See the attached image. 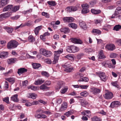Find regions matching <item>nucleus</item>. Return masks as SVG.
<instances>
[{"instance_id":"f257e3e1","label":"nucleus","mask_w":121,"mask_h":121,"mask_svg":"<svg viewBox=\"0 0 121 121\" xmlns=\"http://www.w3.org/2000/svg\"><path fill=\"white\" fill-rule=\"evenodd\" d=\"M18 45V43L16 41H11L8 43L7 47L9 49H13L17 47Z\"/></svg>"},{"instance_id":"f03ea898","label":"nucleus","mask_w":121,"mask_h":121,"mask_svg":"<svg viewBox=\"0 0 121 121\" xmlns=\"http://www.w3.org/2000/svg\"><path fill=\"white\" fill-rule=\"evenodd\" d=\"M66 50L67 52L69 53L75 52L78 51L79 48L77 47L71 46L67 47Z\"/></svg>"},{"instance_id":"7ed1b4c3","label":"nucleus","mask_w":121,"mask_h":121,"mask_svg":"<svg viewBox=\"0 0 121 121\" xmlns=\"http://www.w3.org/2000/svg\"><path fill=\"white\" fill-rule=\"evenodd\" d=\"M40 51L41 54L47 57L50 56L51 55L52 52H51L48 51L43 49H40Z\"/></svg>"},{"instance_id":"20e7f679","label":"nucleus","mask_w":121,"mask_h":121,"mask_svg":"<svg viewBox=\"0 0 121 121\" xmlns=\"http://www.w3.org/2000/svg\"><path fill=\"white\" fill-rule=\"evenodd\" d=\"M121 13V7H117L115 11V13L111 17V18H114L115 17L117 16L119 14Z\"/></svg>"},{"instance_id":"39448f33","label":"nucleus","mask_w":121,"mask_h":121,"mask_svg":"<svg viewBox=\"0 0 121 121\" xmlns=\"http://www.w3.org/2000/svg\"><path fill=\"white\" fill-rule=\"evenodd\" d=\"M65 83L62 81H58L57 85L55 86V88L57 90H59L62 86L65 85Z\"/></svg>"},{"instance_id":"423d86ee","label":"nucleus","mask_w":121,"mask_h":121,"mask_svg":"<svg viewBox=\"0 0 121 121\" xmlns=\"http://www.w3.org/2000/svg\"><path fill=\"white\" fill-rule=\"evenodd\" d=\"M99 76L101 80L105 82L107 79V77L105 75L104 73L101 72L99 74Z\"/></svg>"},{"instance_id":"0eeeda50","label":"nucleus","mask_w":121,"mask_h":121,"mask_svg":"<svg viewBox=\"0 0 121 121\" xmlns=\"http://www.w3.org/2000/svg\"><path fill=\"white\" fill-rule=\"evenodd\" d=\"M121 104L120 102L118 101H114L111 104L110 107L112 108L120 106Z\"/></svg>"},{"instance_id":"6e6552de","label":"nucleus","mask_w":121,"mask_h":121,"mask_svg":"<svg viewBox=\"0 0 121 121\" xmlns=\"http://www.w3.org/2000/svg\"><path fill=\"white\" fill-rule=\"evenodd\" d=\"M106 48L109 50L112 51L115 49L116 47L114 44H111L107 45Z\"/></svg>"},{"instance_id":"1a4fd4ad","label":"nucleus","mask_w":121,"mask_h":121,"mask_svg":"<svg viewBox=\"0 0 121 121\" xmlns=\"http://www.w3.org/2000/svg\"><path fill=\"white\" fill-rule=\"evenodd\" d=\"M74 18L72 17H65L63 18V20L65 22H73Z\"/></svg>"},{"instance_id":"9d476101","label":"nucleus","mask_w":121,"mask_h":121,"mask_svg":"<svg viewBox=\"0 0 121 121\" xmlns=\"http://www.w3.org/2000/svg\"><path fill=\"white\" fill-rule=\"evenodd\" d=\"M105 98L107 99H112L113 97V94L111 92H108L106 93L104 96Z\"/></svg>"},{"instance_id":"9b49d317","label":"nucleus","mask_w":121,"mask_h":121,"mask_svg":"<svg viewBox=\"0 0 121 121\" xmlns=\"http://www.w3.org/2000/svg\"><path fill=\"white\" fill-rule=\"evenodd\" d=\"M27 71V69H25L24 68H22L18 69V71L17 73L19 75H21V74H22L23 73L26 72Z\"/></svg>"},{"instance_id":"f8f14e48","label":"nucleus","mask_w":121,"mask_h":121,"mask_svg":"<svg viewBox=\"0 0 121 121\" xmlns=\"http://www.w3.org/2000/svg\"><path fill=\"white\" fill-rule=\"evenodd\" d=\"M8 55V52H7L2 51L0 52V58L3 59L6 57Z\"/></svg>"},{"instance_id":"ddd939ff","label":"nucleus","mask_w":121,"mask_h":121,"mask_svg":"<svg viewBox=\"0 0 121 121\" xmlns=\"http://www.w3.org/2000/svg\"><path fill=\"white\" fill-rule=\"evenodd\" d=\"M60 31L61 33L64 34L68 33L70 32V30L69 28L67 27L61 28L60 29Z\"/></svg>"},{"instance_id":"4468645a","label":"nucleus","mask_w":121,"mask_h":121,"mask_svg":"<svg viewBox=\"0 0 121 121\" xmlns=\"http://www.w3.org/2000/svg\"><path fill=\"white\" fill-rule=\"evenodd\" d=\"M98 58L99 59H103L106 58L105 56L104 55L103 51L101 50L99 52L98 55Z\"/></svg>"},{"instance_id":"2eb2a0df","label":"nucleus","mask_w":121,"mask_h":121,"mask_svg":"<svg viewBox=\"0 0 121 121\" xmlns=\"http://www.w3.org/2000/svg\"><path fill=\"white\" fill-rule=\"evenodd\" d=\"M59 55L58 54L55 53L54 54V59L53 61V64H55L58 62V61L59 59Z\"/></svg>"},{"instance_id":"dca6fc26","label":"nucleus","mask_w":121,"mask_h":121,"mask_svg":"<svg viewBox=\"0 0 121 121\" xmlns=\"http://www.w3.org/2000/svg\"><path fill=\"white\" fill-rule=\"evenodd\" d=\"M91 91L94 94L99 93L100 91V89L95 88H92L91 89Z\"/></svg>"},{"instance_id":"f3484780","label":"nucleus","mask_w":121,"mask_h":121,"mask_svg":"<svg viewBox=\"0 0 121 121\" xmlns=\"http://www.w3.org/2000/svg\"><path fill=\"white\" fill-rule=\"evenodd\" d=\"M67 107V103L65 102H64L61 104L60 110L61 111L65 110L66 109Z\"/></svg>"},{"instance_id":"a211bd4d","label":"nucleus","mask_w":121,"mask_h":121,"mask_svg":"<svg viewBox=\"0 0 121 121\" xmlns=\"http://www.w3.org/2000/svg\"><path fill=\"white\" fill-rule=\"evenodd\" d=\"M44 82V80H42L41 79H39L35 81L34 84L36 85H38L41 84Z\"/></svg>"},{"instance_id":"6ab92c4d","label":"nucleus","mask_w":121,"mask_h":121,"mask_svg":"<svg viewBox=\"0 0 121 121\" xmlns=\"http://www.w3.org/2000/svg\"><path fill=\"white\" fill-rule=\"evenodd\" d=\"M28 89H31L32 90L36 91L39 90V87L38 86H30L27 87Z\"/></svg>"},{"instance_id":"aec40b11","label":"nucleus","mask_w":121,"mask_h":121,"mask_svg":"<svg viewBox=\"0 0 121 121\" xmlns=\"http://www.w3.org/2000/svg\"><path fill=\"white\" fill-rule=\"evenodd\" d=\"M74 113V111L72 110H69L64 113V115L66 116L67 117H69L70 115L73 114Z\"/></svg>"},{"instance_id":"412c9836","label":"nucleus","mask_w":121,"mask_h":121,"mask_svg":"<svg viewBox=\"0 0 121 121\" xmlns=\"http://www.w3.org/2000/svg\"><path fill=\"white\" fill-rule=\"evenodd\" d=\"M71 40L73 43H75L81 44L82 43V42L81 40L76 39H72Z\"/></svg>"},{"instance_id":"4be33fe9","label":"nucleus","mask_w":121,"mask_h":121,"mask_svg":"<svg viewBox=\"0 0 121 121\" xmlns=\"http://www.w3.org/2000/svg\"><path fill=\"white\" fill-rule=\"evenodd\" d=\"M13 6L12 5H8L7 6L5 7L3 9V11H6L10 10L12 8Z\"/></svg>"},{"instance_id":"5701e85b","label":"nucleus","mask_w":121,"mask_h":121,"mask_svg":"<svg viewBox=\"0 0 121 121\" xmlns=\"http://www.w3.org/2000/svg\"><path fill=\"white\" fill-rule=\"evenodd\" d=\"M91 12L92 13L94 14H99L101 12L100 10L99 9L96 10L95 9H92L91 10Z\"/></svg>"},{"instance_id":"b1692460","label":"nucleus","mask_w":121,"mask_h":121,"mask_svg":"<svg viewBox=\"0 0 121 121\" xmlns=\"http://www.w3.org/2000/svg\"><path fill=\"white\" fill-rule=\"evenodd\" d=\"M33 68L35 69H37L41 67V65L40 64L36 63H33L32 64Z\"/></svg>"},{"instance_id":"393cba45","label":"nucleus","mask_w":121,"mask_h":121,"mask_svg":"<svg viewBox=\"0 0 121 121\" xmlns=\"http://www.w3.org/2000/svg\"><path fill=\"white\" fill-rule=\"evenodd\" d=\"M11 99L14 102H18V100L17 98V94L14 95L11 97Z\"/></svg>"},{"instance_id":"a878e982","label":"nucleus","mask_w":121,"mask_h":121,"mask_svg":"<svg viewBox=\"0 0 121 121\" xmlns=\"http://www.w3.org/2000/svg\"><path fill=\"white\" fill-rule=\"evenodd\" d=\"M5 79L9 82H11L12 84L14 83L15 80V78L11 77L6 78Z\"/></svg>"},{"instance_id":"bb28decb","label":"nucleus","mask_w":121,"mask_h":121,"mask_svg":"<svg viewBox=\"0 0 121 121\" xmlns=\"http://www.w3.org/2000/svg\"><path fill=\"white\" fill-rule=\"evenodd\" d=\"M28 40L29 42L32 43L35 41V39L33 36L31 35L28 37Z\"/></svg>"},{"instance_id":"cd10ccee","label":"nucleus","mask_w":121,"mask_h":121,"mask_svg":"<svg viewBox=\"0 0 121 121\" xmlns=\"http://www.w3.org/2000/svg\"><path fill=\"white\" fill-rule=\"evenodd\" d=\"M4 29L6 30V31L9 33H12L13 30V28L7 26L4 27Z\"/></svg>"},{"instance_id":"c85d7f7f","label":"nucleus","mask_w":121,"mask_h":121,"mask_svg":"<svg viewBox=\"0 0 121 121\" xmlns=\"http://www.w3.org/2000/svg\"><path fill=\"white\" fill-rule=\"evenodd\" d=\"M17 60L16 58H12L8 60V61L9 64L15 63Z\"/></svg>"},{"instance_id":"c756f323","label":"nucleus","mask_w":121,"mask_h":121,"mask_svg":"<svg viewBox=\"0 0 121 121\" xmlns=\"http://www.w3.org/2000/svg\"><path fill=\"white\" fill-rule=\"evenodd\" d=\"M62 66L63 68L67 69L71 67L70 63L69 62H67L64 64L62 65Z\"/></svg>"},{"instance_id":"7c9ffc66","label":"nucleus","mask_w":121,"mask_h":121,"mask_svg":"<svg viewBox=\"0 0 121 121\" xmlns=\"http://www.w3.org/2000/svg\"><path fill=\"white\" fill-rule=\"evenodd\" d=\"M68 26L69 27L75 29L77 28V24L74 23H70L68 24Z\"/></svg>"},{"instance_id":"2f4dec72","label":"nucleus","mask_w":121,"mask_h":121,"mask_svg":"<svg viewBox=\"0 0 121 121\" xmlns=\"http://www.w3.org/2000/svg\"><path fill=\"white\" fill-rule=\"evenodd\" d=\"M42 26H40L36 27L35 28V32L36 35H37L39 31L42 29Z\"/></svg>"},{"instance_id":"473e14b6","label":"nucleus","mask_w":121,"mask_h":121,"mask_svg":"<svg viewBox=\"0 0 121 121\" xmlns=\"http://www.w3.org/2000/svg\"><path fill=\"white\" fill-rule=\"evenodd\" d=\"M68 87L67 86H65L60 91L61 93L62 94L65 93L67 92L68 90Z\"/></svg>"},{"instance_id":"72a5a7b5","label":"nucleus","mask_w":121,"mask_h":121,"mask_svg":"<svg viewBox=\"0 0 121 121\" xmlns=\"http://www.w3.org/2000/svg\"><path fill=\"white\" fill-rule=\"evenodd\" d=\"M79 25L80 27L83 29L86 28V23L84 22H80Z\"/></svg>"},{"instance_id":"f704fd0d","label":"nucleus","mask_w":121,"mask_h":121,"mask_svg":"<svg viewBox=\"0 0 121 121\" xmlns=\"http://www.w3.org/2000/svg\"><path fill=\"white\" fill-rule=\"evenodd\" d=\"M80 100L81 101L80 102L81 105L83 106L87 104L88 103L84 99H80Z\"/></svg>"},{"instance_id":"c9c22d12","label":"nucleus","mask_w":121,"mask_h":121,"mask_svg":"<svg viewBox=\"0 0 121 121\" xmlns=\"http://www.w3.org/2000/svg\"><path fill=\"white\" fill-rule=\"evenodd\" d=\"M121 29V26L120 25H116L114 27L113 30L116 31H118Z\"/></svg>"},{"instance_id":"e433bc0d","label":"nucleus","mask_w":121,"mask_h":121,"mask_svg":"<svg viewBox=\"0 0 121 121\" xmlns=\"http://www.w3.org/2000/svg\"><path fill=\"white\" fill-rule=\"evenodd\" d=\"M39 88L40 90H44L45 89H48L49 88L48 87L46 86L44 84H43L41 85Z\"/></svg>"},{"instance_id":"4c0bfd02","label":"nucleus","mask_w":121,"mask_h":121,"mask_svg":"<svg viewBox=\"0 0 121 121\" xmlns=\"http://www.w3.org/2000/svg\"><path fill=\"white\" fill-rule=\"evenodd\" d=\"M74 69L72 67L70 68L69 67L67 69H64V71L69 73L73 71L74 70Z\"/></svg>"},{"instance_id":"58836bf2","label":"nucleus","mask_w":121,"mask_h":121,"mask_svg":"<svg viewBox=\"0 0 121 121\" xmlns=\"http://www.w3.org/2000/svg\"><path fill=\"white\" fill-rule=\"evenodd\" d=\"M91 32L92 33H95L96 34H100L101 33V31L99 30L94 29Z\"/></svg>"},{"instance_id":"ea45409f","label":"nucleus","mask_w":121,"mask_h":121,"mask_svg":"<svg viewBox=\"0 0 121 121\" xmlns=\"http://www.w3.org/2000/svg\"><path fill=\"white\" fill-rule=\"evenodd\" d=\"M8 2L9 0H1L0 4L2 6H4Z\"/></svg>"},{"instance_id":"a19ab883","label":"nucleus","mask_w":121,"mask_h":121,"mask_svg":"<svg viewBox=\"0 0 121 121\" xmlns=\"http://www.w3.org/2000/svg\"><path fill=\"white\" fill-rule=\"evenodd\" d=\"M42 75L43 76H45L47 78L49 76V73L46 71H43L41 72Z\"/></svg>"},{"instance_id":"79ce46f5","label":"nucleus","mask_w":121,"mask_h":121,"mask_svg":"<svg viewBox=\"0 0 121 121\" xmlns=\"http://www.w3.org/2000/svg\"><path fill=\"white\" fill-rule=\"evenodd\" d=\"M19 8V6H14L13 8H12V11L13 12H15L18 10Z\"/></svg>"},{"instance_id":"37998d69","label":"nucleus","mask_w":121,"mask_h":121,"mask_svg":"<svg viewBox=\"0 0 121 121\" xmlns=\"http://www.w3.org/2000/svg\"><path fill=\"white\" fill-rule=\"evenodd\" d=\"M92 121H101L100 119L96 116H94L91 118Z\"/></svg>"},{"instance_id":"c03bdc74","label":"nucleus","mask_w":121,"mask_h":121,"mask_svg":"<svg viewBox=\"0 0 121 121\" xmlns=\"http://www.w3.org/2000/svg\"><path fill=\"white\" fill-rule=\"evenodd\" d=\"M65 58H67L68 59L71 60H72L73 59V57L71 54H68L64 56Z\"/></svg>"},{"instance_id":"a18cd8bd","label":"nucleus","mask_w":121,"mask_h":121,"mask_svg":"<svg viewBox=\"0 0 121 121\" xmlns=\"http://www.w3.org/2000/svg\"><path fill=\"white\" fill-rule=\"evenodd\" d=\"M89 10L88 9L83 8L82 10V13L85 14L89 12Z\"/></svg>"},{"instance_id":"49530a36","label":"nucleus","mask_w":121,"mask_h":121,"mask_svg":"<svg viewBox=\"0 0 121 121\" xmlns=\"http://www.w3.org/2000/svg\"><path fill=\"white\" fill-rule=\"evenodd\" d=\"M48 4L50 5L54 6L56 5V3L54 1H48L47 2Z\"/></svg>"},{"instance_id":"de8ad7c7","label":"nucleus","mask_w":121,"mask_h":121,"mask_svg":"<svg viewBox=\"0 0 121 121\" xmlns=\"http://www.w3.org/2000/svg\"><path fill=\"white\" fill-rule=\"evenodd\" d=\"M42 14L43 16H44L47 18H49L50 17L49 14L47 13L43 12L42 13Z\"/></svg>"},{"instance_id":"09e8293b","label":"nucleus","mask_w":121,"mask_h":121,"mask_svg":"<svg viewBox=\"0 0 121 121\" xmlns=\"http://www.w3.org/2000/svg\"><path fill=\"white\" fill-rule=\"evenodd\" d=\"M3 101L9 104V97H6L3 98L2 99Z\"/></svg>"},{"instance_id":"8fccbe9b","label":"nucleus","mask_w":121,"mask_h":121,"mask_svg":"<svg viewBox=\"0 0 121 121\" xmlns=\"http://www.w3.org/2000/svg\"><path fill=\"white\" fill-rule=\"evenodd\" d=\"M88 81V79L87 78L84 77L83 78H81V79L79 80L78 81H84L85 82H87Z\"/></svg>"},{"instance_id":"3c124183","label":"nucleus","mask_w":121,"mask_h":121,"mask_svg":"<svg viewBox=\"0 0 121 121\" xmlns=\"http://www.w3.org/2000/svg\"><path fill=\"white\" fill-rule=\"evenodd\" d=\"M81 95L83 96H86L88 95V93L86 91L82 92L80 93Z\"/></svg>"},{"instance_id":"603ef678","label":"nucleus","mask_w":121,"mask_h":121,"mask_svg":"<svg viewBox=\"0 0 121 121\" xmlns=\"http://www.w3.org/2000/svg\"><path fill=\"white\" fill-rule=\"evenodd\" d=\"M68 12L72 11V6L67 7L65 9Z\"/></svg>"},{"instance_id":"864d4df0","label":"nucleus","mask_w":121,"mask_h":121,"mask_svg":"<svg viewBox=\"0 0 121 121\" xmlns=\"http://www.w3.org/2000/svg\"><path fill=\"white\" fill-rule=\"evenodd\" d=\"M32 11V9H30L26 11H24L23 12V13L24 14H26L27 13H29Z\"/></svg>"},{"instance_id":"5fc2aeb1","label":"nucleus","mask_w":121,"mask_h":121,"mask_svg":"<svg viewBox=\"0 0 121 121\" xmlns=\"http://www.w3.org/2000/svg\"><path fill=\"white\" fill-rule=\"evenodd\" d=\"M63 52V50L62 49H60L57 51L55 52V53L59 55L61 53Z\"/></svg>"},{"instance_id":"6e6d98bb","label":"nucleus","mask_w":121,"mask_h":121,"mask_svg":"<svg viewBox=\"0 0 121 121\" xmlns=\"http://www.w3.org/2000/svg\"><path fill=\"white\" fill-rule=\"evenodd\" d=\"M31 98L33 99H35L36 98V95L34 93H31L30 95Z\"/></svg>"},{"instance_id":"4d7b16f0","label":"nucleus","mask_w":121,"mask_h":121,"mask_svg":"<svg viewBox=\"0 0 121 121\" xmlns=\"http://www.w3.org/2000/svg\"><path fill=\"white\" fill-rule=\"evenodd\" d=\"M62 102V100L61 99H58L56 100V103H56L57 104H60Z\"/></svg>"},{"instance_id":"13d9d810","label":"nucleus","mask_w":121,"mask_h":121,"mask_svg":"<svg viewBox=\"0 0 121 121\" xmlns=\"http://www.w3.org/2000/svg\"><path fill=\"white\" fill-rule=\"evenodd\" d=\"M82 6L83 8L85 9H88L89 7L88 5L87 4H83L82 5Z\"/></svg>"},{"instance_id":"bf43d9fd","label":"nucleus","mask_w":121,"mask_h":121,"mask_svg":"<svg viewBox=\"0 0 121 121\" xmlns=\"http://www.w3.org/2000/svg\"><path fill=\"white\" fill-rule=\"evenodd\" d=\"M96 2V1L95 0L91 1L90 2V4L91 5L90 6H91V7H92L94 5H95V4Z\"/></svg>"},{"instance_id":"052dcab7","label":"nucleus","mask_w":121,"mask_h":121,"mask_svg":"<svg viewBox=\"0 0 121 121\" xmlns=\"http://www.w3.org/2000/svg\"><path fill=\"white\" fill-rule=\"evenodd\" d=\"M102 20L100 19H96L95 20V24H97L99 23L102 22Z\"/></svg>"},{"instance_id":"680f3d73","label":"nucleus","mask_w":121,"mask_h":121,"mask_svg":"<svg viewBox=\"0 0 121 121\" xmlns=\"http://www.w3.org/2000/svg\"><path fill=\"white\" fill-rule=\"evenodd\" d=\"M20 16L17 15L14 17H11V18L13 20H16L19 18Z\"/></svg>"},{"instance_id":"e2e57ef3","label":"nucleus","mask_w":121,"mask_h":121,"mask_svg":"<svg viewBox=\"0 0 121 121\" xmlns=\"http://www.w3.org/2000/svg\"><path fill=\"white\" fill-rule=\"evenodd\" d=\"M25 23L26 26H30L32 25V22L31 21H28V22Z\"/></svg>"},{"instance_id":"0e129e2a","label":"nucleus","mask_w":121,"mask_h":121,"mask_svg":"<svg viewBox=\"0 0 121 121\" xmlns=\"http://www.w3.org/2000/svg\"><path fill=\"white\" fill-rule=\"evenodd\" d=\"M79 86L81 88L84 89H87L88 87V86L86 85H79Z\"/></svg>"},{"instance_id":"69168bd1","label":"nucleus","mask_w":121,"mask_h":121,"mask_svg":"<svg viewBox=\"0 0 121 121\" xmlns=\"http://www.w3.org/2000/svg\"><path fill=\"white\" fill-rule=\"evenodd\" d=\"M112 84L113 86L116 87L117 88L119 86L118 84H117V82H112Z\"/></svg>"},{"instance_id":"338daca9","label":"nucleus","mask_w":121,"mask_h":121,"mask_svg":"<svg viewBox=\"0 0 121 121\" xmlns=\"http://www.w3.org/2000/svg\"><path fill=\"white\" fill-rule=\"evenodd\" d=\"M84 54L83 53H81L78 54L77 56V58L79 59H81V58L82 56Z\"/></svg>"},{"instance_id":"774afa93","label":"nucleus","mask_w":121,"mask_h":121,"mask_svg":"<svg viewBox=\"0 0 121 121\" xmlns=\"http://www.w3.org/2000/svg\"><path fill=\"white\" fill-rule=\"evenodd\" d=\"M116 43L118 45H121V39H119L116 41Z\"/></svg>"}]
</instances>
